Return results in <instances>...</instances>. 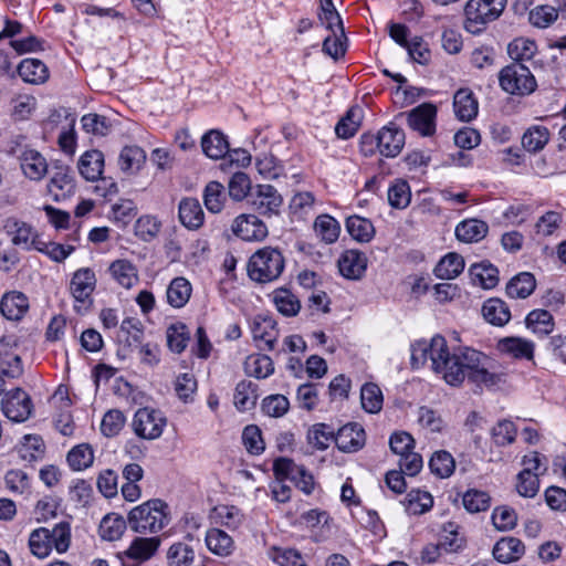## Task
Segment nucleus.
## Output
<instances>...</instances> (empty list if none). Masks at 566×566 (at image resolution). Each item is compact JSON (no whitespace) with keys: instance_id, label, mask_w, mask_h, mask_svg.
Masks as SVG:
<instances>
[{"instance_id":"obj_1","label":"nucleus","mask_w":566,"mask_h":566,"mask_svg":"<svg viewBox=\"0 0 566 566\" xmlns=\"http://www.w3.org/2000/svg\"><path fill=\"white\" fill-rule=\"evenodd\" d=\"M428 360L431 368L451 386H459L465 378L476 386L493 387L502 381V374L491 370L489 358L472 348L450 353L447 340L436 335L430 342L421 340L412 346L411 364L415 368Z\"/></svg>"},{"instance_id":"obj_2","label":"nucleus","mask_w":566,"mask_h":566,"mask_svg":"<svg viewBox=\"0 0 566 566\" xmlns=\"http://www.w3.org/2000/svg\"><path fill=\"white\" fill-rule=\"evenodd\" d=\"M285 268L282 252L272 247L255 251L249 259L247 271L249 277L258 283H270L277 280Z\"/></svg>"},{"instance_id":"obj_3","label":"nucleus","mask_w":566,"mask_h":566,"mask_svg":"<svg viewBox=\"0 0 566 566\" xmlns=\"http://www.w3.org/2000/svg\"><path fill=\"white\" fill-rule=\"evenodd\" d=\"M169 522L168 505L159 500H149L134 507L128 515V523L137 533H157Z\"/></svg>"},{"instance_id":"obj_4","label":"nucleus","mask_w":566,"mask_h":566,"mask_svg":"<svg viewBox=\"0 0 566 566\" xmlns=\"http://www.w3.org/2000/svg\"><path fill=\"white\" fill-rule=\"evenodd\" d=\"M506 0H469L464 8V28L472 34L482 32L486 24L503 12Z\"/></svg>"},{"instance_id":"obj_5","label":"nucleus","mask_w":566,"mask_h":566,"mask_svg":"<svg viewBox=\"0 0 566 566\" xmlns=\"http://www.w3.org/2000/svg\"><path fill=\"white\" fill-rule=\"evenodd\" d=\"M499 81L501 87L510 94L530 95L537 87L534 75L523 63H512L502 69Z\"/></svg>"},{"instance_id":"obj_6","label":"nucleus","mask_w":566,"mask_h":566,"mask_svg":"<svg viewBox=\"0 0 566 566\" xmlns=\"http://www.w3.org/2000/svg\"><path fill=\"white\" fill-rule=\"evenodd\" d=\"M96 283L95 272L91 268H81L73 273L69 291L74 298V308L77 313L86 312L93 305L92 294Z\"/></svg>"},{"instance_id":"obj_7","label":"nucleus","mask_w":566,"mask_h":566,"mask_svg":"<svg viewBox=\"0 0 566 566\" xmlns=\"http://www.w3.org/2000/svg\"><path fill=\"white\" fill-rule=\"evenodd\" d=\"M273 472L279 480H291L295 486L302 492L310 495L314 488L315 481L312 473H310L303 465H297L289 458H279L273 463Z\"/></svg>"},{"instance_id":"obj_8","label":"nucleus","mask_w":566,"mask_h":566,"mask_svg":"<svg viewBox=\"0 0 566 566\" xmlns=\"http://www.w3.org/2000/svg\"><path fill=\"white\" fill-rule=\"evenodd\" d=\"M166 426V418L158 410L140 408L136 411L132 427L136 436L142 439H158Z\"/></svg>"},{"instance_id":"obj_9","label":"nucleus","mask_w":566,"mask_h":566,"mask_svg":"<svg viewBox=\"0 0 566 566\" xmlns=\"http://www.w3.org/2000/svg\"><path fill=\"white\" fill-rule=\"evenodd\" d=\"M249 202L258 213L271 217L280 212L283 198L272 185H256L250 192Z\"/></svg>"},{"instance_id":"obj_10","label":"nucleus","mask_w":566,"mask_h":566,"mask_svg":"<svg viewBox=\"0 0 566 566\" xmlns=\"http://www.w3.org/2000/svg\"><path fill=\"white\" fill-rule=\"evenodd\" d=\"M231 230L234 235L249 242L262 241L269 234L266 224L259 217L250 213L238 216L232 222Z\"/></svg>"},{"instance_id":"obj_11","label":"nucleus","mask_w":566,"mask_h":566,"mask_svg":"<svg viewBox=\"0 0 566 566\" xmlns=\"http://www.w3.org/2000/svg\"><path fill=\"white\" fill-rule=\"evenodd\" d=\"M75 181L71 168L64 165L54 167L52 177L48 182V192L54 201H61L75 192Z\"/></svg>"},{"instance_id":"obj_12","label":"nucleus","mask_w":566,"mask_h":566,"mask_svg":"<svg viewBox=\"0 0 566 566\" xmlns=\"http://www.w3.org/2000/svg\"><path fill=\"white\" fill-rule=\"evenodd\" d=\"M23 175L33 181L42 180L48 174V161L36 149L24 147L17 155Z\"/></svg>"},{"instance_id":"obj_13","label":"nucleus","mask_w":566,"mask_h":566,"mask_svg":"<svg viewBox=\"0 0 566 566\" xmlns=\"http://www.w3.org/2000/svg\"><path fill=\"white\" fill-rule=\"evenodd\" d=\"M4 416L14 422L25 421L32 411V401L22 389H15L2 401Z\"/></svg>"},{"instance_id":"obj_14","label":"nucleus","mask_w":566,"mask_h":566,"mask_svg":"<svg viewBox=\"0 0 566 566\" xmlns=\"http://www.w3.org/2000/svg\"><path fill=\"white\" fill-rule=\"evenodd\" d=\"M437 108L431 103H423L407 115V122L411 129L423 136H430L436 130Z\"/></svg>"},{"instance_id":"obj_15","label":"nucleus","mask_w":566,"mask_h":566,"mask_svg":"<svg viewBox=\"0 0 566 566\" xmlns=\"http://www.w3.org/2000/svg\"><path fill=\"white\" fill-rule=\"evenodd\" d=\"M3 229L11 235L13 244L21 245L27 250H35V245L41 240L30 224L15 218H8L3 223Z\"/></svg>"},{"instance_id":"obj_16","label":"nucleus","mask_w":566,"mask_h":566,"mask_svg":"<svg viewBox=\"0 0 566 566\" xmlns=\"http://www.w3.org/2000/svg\"><path fill=\"white\" fill-rule=\"evenodd\" d=\"M376 138L377 148L385 157L398 156L405 145V133L394 124L382 127Z\"/></svg>"},{"instance_id":"obj_17","label":"nucleus","mask_w":566,"mask_h":566,"mask_svg":"<svg viewBox=\"0 0 566 566\" xmlns=\"http://www.w3.org/2000/svg\"><path fill=\"white\" fill-rule=\"evenodd\" d=\"M252 334L259 348L272 350L279 336L275 321L268 316H256L252 324Z\"/></svg>"},{"instance_id":"obj_18","label":"nucleus","mask_w":566,"mask_h":566,"mask_svg":"<svg viewBox=\"0 0 566 566\" xmlns=\"http://www.w3.org/2000/svg\"><path fill=\"white\" fill-rule=\"evenodd\" d=\"M492 554L499 563L510 564L518 560L525 554V545L517 537L505 536L494 544Z\"/></svg>"},{"instance_id":"obj_19","label":"nucleus","mask_w":566,"mask_h":566,"mask_svg":"<svg viewBox=\"0 0 566 566\" xmlns=\"http://www.w3.org/2000/svg\"><path fill=\"white\" fill-rule=\"evenodd\" d=\"M338 269L344 277L359 280L367 269V258L357 250H347L338 260Z\"/></svg>"},{"instance_id":"obj_20","label":"nucleus","mask_w":566,"mask_h":566,"mask_svg":"<svg viewBox=\"0 0 566 566\" xmlns=\"http://www.w3.org/2000/svg\"><path fill=\"white\" fill-rule=\"evenodd\" d=\"M337 448L344 452H354L365 443V431L357 423L342 427L334 438Z\"/></svg>"},{"instance_id":"obj_21","label":"nucleus","mask_w":566,"mask_h":566,"mask_svg":"<svg viewBox=\"0 0 566 566\" xmlns=\"http://www.w3.org/2000/svg\"><path fill=\"white\" fill-rule=\"evenodd\" d=\"M77 169L87 181L99 179L104 170L103 153L97 149L85 151L78 159Z\"/></svg>"},{"instance_id":"obj_22","label":"nucleus","mask_w":566,"mask_h":566,"mask_svg":"<svg viewBox=\"0 0 566 566\" xmlns=\"http://www.w3.org/2000/svg\"><path fill=\"white\" fill-rule=\"evenodd\" d=\"M453 108L460 120L470 122L478 115L479 103L471 90L460 88L454 94Z\"/></svg>"},{"instance_id":"obj_23","label":"nucleus","mask_w":566,"mask_h":566,"mask_svg":"<svg viewBox=\"0 0 566 566\" xmlns=\"http://www.w3.org/2000/svg\"><path fill=\"white\" fill-rule=\"evenodd\" d=\"M29 302L21 292L6 293L0 302L1 314L10 321H19L28 312Z\"/></svg>"},{"instance_id":"obj_24","label":"nucleus","mask_w":566,"mask_h":566,"mask_svg":"<svg viewBox=\"0 0 566 566\" xmlns=\"http://www.w3.org/2000/svg\"><path fill=\"white\" fill-rule=\"evenodd\" d=\"M179 220L189 230H197L203 224L205 213L196 198H184L179 202Z\"/></svg>"},{"instance_id":"obj_25","label":"nucleus","mask_w":566,"mask_h":566,"mask_svg":"<svg viewBox=\"0 0 566 566\" xmlns=\"http://www.w3.org/2000/svg\"><path fill=\"white\" fill-rule=\"evenodd\" d=\"M203 154L211 159H221L229 153L227 137L218 129H211L201 138Z\"/></svg>"},{"instance_id":"obj_26","label":"nucleus","mask_w":566,"mask_h":566,"mask_svg":"<svg viewBox=\"0 0 566 566\" xmlns=\"http://www.w3.org/2000/svg\"><path fill=\"white\" fill-rule=\"evenodd\" d=\"M146 161L145 150L136 145L125 146L118 156V166L124 174H137Z\"/></svg>"},{"instance_id":"obj_27","label":"nucleus","mask_w":566,"mask_h":566,"mask_svg":"<svg viewBox=\"0 0 566 566\" xmlns=\"http://www.w3.org/2000/svg\"><path fill=\"white\" fill-rule=\"evenodd\" d=\"M108 271L112 277L125 289H132L139 281L137 268L125 259L112 262Z\"/></svg>"},{"instance_id":"obj_28","label":"nucleus","mask_w":566,"mask_h":566,"mask_svg":"<svg viewBox=\"0 0 566 566\" xmlns=\"http://www.w3.org/2000/svg\"><path fill=\"white\" fill-rule=\"evenodd\" d=\"M21 78L31 84H42L49 78L46 65L38 59H24L18 66Z\"/></svg>"},{"instance_id":"obj_29","label":"nucleus","mask_w":566,"mask_h":566,"mask_svg":"<svg viewBox=\"0 0 566 566\" xmlns=\"http://www.w3.org/2000/svg\"><path fill=\"white\" fill-rule=\"evenodd\" d=\"M489 231L486 222L479 219H469L460 222L455 228L457 238L467 243L479 242Z\"/></svg>"},{"instance_id":"obj_30","label":"nucleus","mask_w":566,"mask_h":566,"mask_svg":"<svg viewBox=\"0 0 566 566\" xmlns=\"http://www.w3.org/2000/svg\"><path fill=\"white\" fill-rule=\"evenodd\" d=\"M159 545V537H136L125 554L130 559L145 562L154 556Z\"/></svg>"},{"instance_id":"obj_31","label":"nucleus","mask_w":566,"mask_h":566,"mask_svg":"<svg viewBox=\"0 0 566 566\" xmlns=\"http://www.w3.org/2000/svg\"><path fill=\"white\" fill-rule=\"evenodd\" d=\"M469 274L474 285H479L485 290L493 289L499 282V271L491 263L473 264Z\"/></svg>"},{"instance_id":"obj_32","label":"nucleus","mask_w":566,"mask_h":566,"mask_svg":"<svg viewBox=\"0 0 566 566\" xmlns=\"http://www.w3.org/2000/svg\"><path fill=\"white\" fill-rule=\"evenodd\" d=\"M482 315L486 322L503 326L511 319L509 306L500 298H490L482 306Z\"/></svg>"},{"instance_id":"obj_33","label":"nucleus","mask_w":566,"mask_h":566,"mask_svg":"<svg viewBox=\"0 0 566 566\" xmlns=\"http://www.w3.org/2000/svg\"><path fill=\"white\" fill-rule=\"evenodd\" d=\"M258 385L251 380H241L235 389L233 402L239 411L251 410L258 400Z\"/></svg>"},{"instance_id":"obj_34","label":"nucleus","mask_w":566,"mask_h":566,"mask_svg":"<svg viewBox=\"0 0 566 566\" xmlns=\"http://www.w3.org/2000/svg\"><path fill=\"white\" fill-rule=\"evenodd\" d=\"M464 269V259L450 252L444 255L434 268V275L441 280H452L462 273Z\"/></svg>"},{"instance_id":"obj_35","label":"nucleus","mask_w":566,"mask_h":566,"mask_svg":"<svg viewBox=\"0 0 566 566\" xmlns=\"http://www.w3.org/2000/svg\"><path fill=\"white\" fill-rule=\"evenodd\" d=\"M192 287L190 282L182 277H175L167 289V301L175 308L184 307L190 296H191Z\"/></svg>"},{"instance_id":"obj_36","label":"nucleus","mask_w":566,"mask_h":566,"mask_svg":"<svg viewBox=\"0 0 566 566\" xmlns=\"http://www.w3.org/2000/svg\"><path fill=\"white\" fill-rule=\"evenodd\" d=\"M536 287V281L532 273L522 272L515 275L506 285V294L512 298H526Z\"/></svg>"},{"instance_id":"obj_37","label":"nucleus","mask_w":566,"mask_h":566,"mask_svg":"<svg viewBox=\"0 0 566 566\" xmlns=\"http://www.w3.org/2000/svg\"><path fill=\"white\" fill-rule=\"evenodd\" d=\"M272 301L276 310L284 316H295L301 310V302L290 290L276 289L272 293Z\"/></svg>"},{"instance_id":"obj_38","label":"nucleus","mask_w":566,"mask_h":566,"mask_svg":"<svg viewBox=\"0 0 566 566\" xmlns=\"http://www.w3.org/2000/svg\"><path fill=\"white\" fill-rule=\"evenodd\" d=\"M206 544L211 553L219 556H228L233 551V539L219 528H211L207 532Z\"/></svg>"},{"instance_id":"obj_39","label":"nucleus","mask_w":566,"mask_h":566,"mask_svg":"<svg viewBox=\"0 0 566 566\" xmlns=\"http://www.w3.org/2000/svg\"><path fill=\"white\" fill-rule=\"evenodd\" d=\"M244 370L249 376L263 379L273 374L274 366L269 356L253 354L247 357L244 361Z\"/></svg>"},{"instance_id":"obj_40","label":"nucleus","mask_w":566,"mask_h":566,"mask_svg":"<svg viewBox=\"0 0 566 566\" xmlns=\"http://www.w3.org/2000/svg\"><path fill=\"white\" fill-rule=\"evenodd\" d=\"M549 130L545 126L534 125L522 137V145L530 153L541 151L549 140Z\"/></svg>"},{"instance_id":"obj_41","label":"nucleus","mask_w":566,"mask_h":566,"mask_svg":"<svg viewBox=\"0 0 566 566\" xmlns=\"http://www.w3.org/2000/svg\"><path fill=\"white\" fill-rule=\"evenodd\" d=\"M407 513L420 515L428 512L433 505V499L429 492L411 490L403 502Z\"/></svg>"},{"instance_id":"obj_42","label":"nucleus","mask_w":566,"mask_h":566,"mask_svg":"<svg viewBox=\"0 0 566 566\" xmlns=\"http://www.w3.org/2000/svg\"><path fill=\"white\" fill-rule=\"evenodd\" d=\"M126 530L125 520L117 514H107L99 523L98 532L105 541H117Z\"/></svg>"},{"instance_id":"obj_43","label":"nucleus","mask_w":566,"mask_h":566,"mask_svg":"<svg viewBox=\"0 0 566 566\" xmlns=\"http://www.w3.org/2000/svg\"><path fill=\"white\" fill-rule=\"evenodd\" d=\"M537 52L535 41L526 38L514 39L507 46V53L514 63L530 61Z\"/></svg>"},{"instance_id":"obj_44","label":"nucleus","mask_w":566,"mask_h":566,"mask_svg":"<svg viewBox=\"0 0 566 566\" xmlns=\"http://www.w3.org/2000/svg\"><path fill=\"white\" fill-rule=\"evenodd\" d=\"M28 545L32 555L38 558H45L52 551V542L49 537V528L39 527L33 530L29 536Z\"/></svg>"},{"instance_id":"obj_45","label":"nucleus","mask_w":566,"mask_h":566,"mask_svg":"<svg viewBox=\"0 0 566 566\" xmlns=\"http://www.w3.org/2000/svg\"><path fill=\"white\" fill-rule=\"evenodd\" d=\"M166 337L169 349L180 354L188 345L190 333L184 323L177 322L168 326Z\"/></svg>"},{"instance_id":"obj_46","label":"nucleus","mask_w":566,"mask_h":566,"mask_svg":"<svg viewBox=\"0 0 566 566\" xmlns=\"http://www.w3.org/2000/svg\"><path fill=\"white\" fill-rule=\"evenodd\" d=\"M499 348L501 352L507 353L515 358L526 359H531L534 352L533 343L520 337H509L500 340Z\"/></svg>"},{"instance_id":"obj_47","label":"nucleus","mask_w":566,"mask_h":566,"mask_svg":"<svg viewBox=\"0 0 566 566\" xmlns=\"http://www.w3.org/2000/svg\"><path fill=\"white\" fill-rule=\"evenodd\" d=\"M346 228L348 233L359 242H369L375 234L371 221L358 216L349 217L346 221Z\"/></svg>"},{"instance_id":"obj_48","label":"nucleus","mask_w":566,"mask_h":566,"mask_svg":"<svg viewBox=\"0 0 566 566\" xmlns=\"http://www.w3.org/2000/svg\"><path fill=\"white\" fill-rule=\"evenodd\" d=\"M361 407L369 413H377L382 408V392L380 388L373 382L365 384L360 389Z\"/></svg>"},{"instance_id":"obj_49","label":"nucleus","mask_w":566,"mask_h":566,"mask_svg":"<svg viewBox=\"0 0 566 566\" xmlns=\"http://www.w3.org/2000/svg\"><path fill=\"white\" fill-rule=\"evenodd\" d=\"M18 452L22 460L33 462L42 458L44 443L39 436L27 434L18 447Z\"/></svg>"},{"instance_id":"obj_50","label":"nucleus","mask_w":566,"mask_h":566,"mask_svg":"<svg viewBox=\"0 0 566 566\" xmlns=\"http://www.w3.org/2000/svg\"><path fill=\"white\" fill-rule=\"evenodd\" d=\"M316 235L325 243H333L339 235V224L328 214L318 216L314 222Z\"/></svg>"},{"instance_id":"obj_51","label":"nucleus","mask_w":566,"mask_h":566,"mask_svg":"<svg viewBox=\"0 0 566 566\" xmlns=\"http://www.w3.org/2000/svg\"><path fill=\"white\" fill-rule=\"evenodd\" d=\"M417 421L422 429L431 433H439L446 427L441 415L437 410H433L427 406H422L418 409Z\"/></svg>"},{"instance_id":"obj_52","label":"nucleus","mask_w":566,"mask_h":566,"mask_svg":"<svg viewBox=\"0 0 566 566\" xmlns=\"http://www.w3.org/2000/svg\"><path fill=\"white\" fill-rule=\"evenodd\" d=\"M411 200V191L408 182L397 179L388 189V202L395 209H405Z\"/></svg>"},{"instance_id":"obj_53","label":"nucleus","mask_w":566,"mask_h":566,"mask_svg":"<svg viewBox=\"0 0 566 566\" xmlns=\"http://www.w3.org/2000/svg\"><path fill=\"white\" fill-rule=\"evenodd\" d=\"M169 566H191L195 560L192 547L186 543L172 544L167 552Z\"/></svg>"},{"instance_id":"obj_54","label":"nucleus","mask_w":566,"mask_h":566,"mask_svg":"<svg viewBox=\"0 0 566 566\" xmlns=\"http://www.w3.org/2000/svg\"><path fill=\"white\" fill-rule=\"evenodd\" d=\"M361 109L352 107L346 116L342 118L335 127L338 137L347 139L353 137L360 126Z\"/></svg>"},{"instance_id":"obj_55","label":"nucleus","mask_w":566,"mask_h":566,"mask_svg":"<svg viewBox=\"0 0 566 566\" xmlns=\"http://www.w3.org/2000/svg\"><path fill=\"white\" fill-rule=\"evenodd\" d=\"M252 189L249 176L242 171L234 172L228 182L229 196L234 201H242Z\"/></svg>"},{"instance_id":"obj_56","label":"nucleus","mask_w":566,"mask_h":566,"mask_svg":"<svg viewBox=\"0 0 566 566\" xmlns=\"http://www.w3.org/2000/svg\"><path fill=\"white\" fill-rule=\"evenodd\" d=\"M175 391L185 403L193 401L197 391V379L191 373H184L176 377Z\"/></svg>"},{"instance_id":"obj_57","label":"nucleus","mask_w":566,"mask_h":566,"mask_svg":"<svg viewBox=\"0 0 566 566\" xmlns=\"http://www.w3.org/2000/svg\"><path fill=\"white\" fill-rule=\"evenodd\" d=\"M558 18V11L552 6H537L528 13V21L533 27L545 29Z\"/></svg>"},{"instance_id":"obj_58","label":"nucleus","mask_w":566,"mask_h":566,"mask_svg":"<svg viewBox=\"0 0 566 566\" xmlns=\"http://www.w3.org/2000/svg\"><path fill=\"white\" fill-rule=\"evenodd\" d=\"M223 186L218 181H210L203 191L206 208L212 213H218L223 208Z\"/></svg>"},{"instance_id":"obj_59","label":"nucleus","mask_w":566,"mask_h":566,"mask_svg":"<svg viewBox=\"0 0 566 566\" xmlns=\"http://www.w3.org/2000/svg\"><path fill=\"white\" fill-rule=\"evenodd\" d=\"M334 438V432L325 423H316L307 431V442L316 450L327 449Z\"/></svg>"},{"instance_id":"obj_60","label":"nucleus","mask_w":566,"mask_h":566,"mask_svg":"<svg viewBox=\"0 0 566 566\" xmlns=\"http://www.w3.org/2000/svg\"><path fill=\"white\" fill-rule=\"evenodd\" d=\"M49 537L59 554L65 553L71 544V526L69 522H60L49 530Z\"/></svg>"},{"instance_id":"obj_61","label":"nucleus","mask_w":566,"mask_h":566,"mask_svg":"<svg viewBox=\"0 0 566 566\" xmlns=\"http://www.w3.org/2000/svg\"><path fill=\"white\" fill-rule=\"evenodd\" d=\"M93 460V450L87 444L76 446L67 453V462L76 471L88 468Z\"/></svg>"},{"instance_id":"obj_62","label":"nucleus","mask_w":566,"mask_h":566,"mask_svg":"<svg viewBox=\"0 0 566 566\" xmlns=\"http://www.w3.org/2000/svg\"><path fill=\"white\" fill-rule=\"evenodd\" d=\"M464 509L470 513L486 511L491 504V497L486 492L469 490L462 497Z\"/></svg>"},{"instance_id":"obj_63","label":"nucleus","mask_w":566,"mask_h":566,"mask_svg":"<svg viewBox=\"0 0 566 566\" xmlns=\"http://www.w3.org/2000/svg\"><path fill=\"white\" fill-rule=\"evenodd\" d=\"M429 467L431 472L438 476L448 478L453 473L455 463L449 452L438 451L431 457Z\"/></svg>"},{"instance_id":"obj_64","label":"nucleus","mask_w":566,"mask_h":566,"mask_svg":"<svg viewBox=\"0 0 566 566\" xmlns=\"http://www.w3.org/2000/svg\"><path fill=\"white\" fill-rule=\"evenodd\" d=\"M271 559L280 566H306L302 555L292 548H272Z\"/></svg>"}]
</instances>
